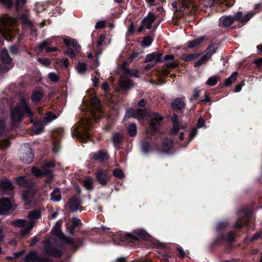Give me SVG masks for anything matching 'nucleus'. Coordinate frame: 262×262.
Returning <instances> with one entry per match:
<instances>
[{
	"label": "nucleus",
	"instance_id": "obj_1",
	"mask_svg": "<svg viewBox=\"0 0 262 262\" xmlns=\"http://www.w3.org/2000/svg\"><path fill=\"white\" fill-rule=\"evenodd\" d=\"M40 216V211L34 210L29 212L28 217L29 221L25 219H17L11 222V224L14 227L23 228L20 231V234L24 236L28 234L33 229L35 224V220L39 218Z\"/></svg>",
	"mask_w": 262,
	"mask_h": 262
},
{
	"label": "nucleus",
	"instance_id": "obj_2",
	"mask_svg": "<svg viewBox=\"0 0 262 262\" xmlns=\"http://www.w3.org/2000/svg\"><path fill=\"white\" fill-rule=\"evenodd\" d=\"M92 125V121L87 117L82 118L79 122V127L76 125L73 127L72 134L81 142L85 141L90 137V133L86 132Z\"/></svg>",
	"mask_w": 262,
	"mask_h": 262
},
{
	"label": "nucleus",
	"instance_id": "obj_3",
	"mask_svg": "<svg viewBox=\"0 0 262 262\" xmlns=\"http://www.w3.org/2000/svg\"><path fill=\"white\" fill-rule=\"evenodd\" d=\"M24 113L29 117H32L33 115V113L28 107L27 102L23 100L20 105H17L12 110L11 117L12 121L15 122L20 120L23 118Z\"/></svg>",
	"mask_w": 262,
	"mask_h": 262
},
{
	"label": "nucleus",
	"instance_id": "obj_4",
	"mask_svg": "<svg viewBox=\"0 0 262 262\" xmlns=\"http://www.w3.org/2000/svg\"><path fill=\"white\" fill-rule=\"evenodd\" d=\"M15 19L8 15L0 18V23L2 25L0 26V34L7 40L11 39L13 36L12 29L7 26L13 25Z\"/></svg>",
	"mask_w": 262,
	"mask_h": 262
},
{
	"label": "nucleus",
	"instance_id": "obj_5",
	"mask_svg": "<svg viewBox=\"0 0 262 262\" xmlns=\"http://www.w3.org/2000/svg\"><path fill=\"white\" fill-rule=\"evenodd\" d=\"M215 49L212 46H209L205 51L204 55L197 61L194 62L195 68H199L205 64L210 59L212 55L215 52Z\"/></svg>",
	"mask_w": 262,
	"mask_h": 262
},
{
	"label": "nucleus",
	"instance_id": "obj_6",
	"mask_svg": "<svg viewBox=\"0 0 262 262\" xmlns=\"http://www.w3.org/2000/svg\"><path fill=\"white\" fill-rule=\"evenodd\" d=\"M156 19V16L153 13L149 12L147 15L143 18L141 21V25L137 30L138 33L142 32L144 28L150 29L152 27V25Z\"/></svg>",
	"mask_w": 262,
	"mask_h": 262
},
{
	"label": "nucleus",
	"instance_id": "obj_7",
	"mask_svg": "<svg viewBox=\"0 0 262 262\" xmlns=\"http://www.w3.org/2000/svg\"><path fill=\"white\" fill-rule=\"evenodd\" d=\"M90 114L94 120H96L101 116V110L99 104V100L96 98H93L91 101Z\"/></svg>",
	"mask_w": 262,
	"mask_h": 262
},
{
	"label": "nucleus",
	"instance_id": "obj_8",
	"mask_svg": "<svg viewBox=\"0 0 262 262\" xmlns=\"http://www.w3.org/2000/svg\"><path fill=\"white\" fill-rule=\"evenodd\" d=\"M20 160L24 163H31L33 159V155L31 148L26 147L22 149L20 154Z\"/></svg>",
	"mask_w": 262,
	"mask_h": 262
},
{
	"label": "nucleus",
	"instance_id": "obj_9",
	"mask_svg": "<svg viewBox=\"0 0 262 262\" xmlns=\"http://www.w3.org/2000/svg\"><path fill=\"white\" fill-rule=\"evenodd\" d=\"M97 181L101 185L105 186L107 184L108 174L106 170L99 169L95 173Z\"/></svg>",
	"mask_w": 262,
	"mask_h": 262
},
{
	"label": "nucleus",
	"instance_id": "obj_10",
	"mask_svg": "<svg viewBox=\"0 0 262 262\" xmlns=\"http://www.w3.org/2000/svg\"><path fill=\"white\" fill-rule=\"evenodd\" d=\"M254 14L255 13L251 12L246 14H243L242 12L239 11L234 15L235 20L245 24L252 17Z\"/></svg>",
	"mask_w": 262,
	"mask_h": 262
},
{
	"label": "nucleus",
	"instance_id": "obj_11",
	"mask_svg": "<svg viewBox=\"0 0 262 262\" xmlns=\"http://www.w3.org/2000/svg\"><path fill=\"white\" fill-rule=\"evenodd\" d=\"M151 122L150 127L154 131H156L158 126H160L161 122L163 120V117L158 113H153L150 116Z\"/></svg>",
	"mask_w": 262,
	"mask_h": 262
},
{
	"label": "nucleus",
	"instance_id": "obj_12",
	"mask_svg": "<svg viewBox=\"0 0 262 262\" xmlns=\"http://www.w3.org/2000/svg\"><path fill=\"white\" fill-rule=\"evenodd\" d=\"M161 56L162 54L158 52H153L146 56L145 59V62H150L151 63H154V64L156 65V64L161 60Z\"/></svg>",
	"mask_w": 262,
	"mask_h": 262
},
{
	"label": "nucleus",
	"instance_id": "obj_13",
	"mask_svg": "<svg viewBox=\"0 0 262 262\" xmlns=\"http://www.w3.org/2000/svg\"><path fill=\"white\" fill-rule=\"evenodd\" d=\"M11 207L10 200L6 198L0 199V213L3 214L8 211Z\"/></svg>",
	"mask_w": 262,
	"mask_h": 262
},
{
	"label": "nucleus",
	"instance_id": "obj_14",
	"mask_svg": "<svg viewBox=\"0 0 262 262\" xmlns=\"http://www.w3.org/2000/svg\"><path fill=\"white\" fill-rule=\"evenodd\" d=\"M63 42L68 47H70L71 48L73 47L76 53L80 52V46L75 39L65 38L63 39Z\"/></svg>",
	"mask_w": 262,
	"mask_h": 262
},
{
	"label": "nucleus",
	"instance_id": "obj_15",
	"mask_svg": "<svg viewBox=\"0 0 262 262\" xmlns=\"http://www.w3.org/2000/svg\"><path fill=\"white\" fill-rule=\"evenodd\" d=\"M234 20V16H223L219 19V25L224 27H228L233 24Z\"/></svg>",
	"mask_w": 262,
	"mask_h": 262
},
{
	"label": "nucleus",
	"instance_id": "obj_16",
	"mask_svg": "<svg viewBox=\"0 0 262 262\" xmlns=\"http://www.w3.org/2000/svg\"><path fill=\"white\" fill-rule=\"evenodd\" d=\"M81 204V202L74 196L69 202V208L72 211H76L80 208Z\"/></svg>",
	"mask_w": 262,
	"mask_h": 262
},
{
	"label": "nucleus",
	"instance_id": "obj_17",
	"mask_svg": "<svg viewBox=\"0 0 262 262\" xmlns=\"http://www.w3.org/2000/svg\"><path fill=\"white\" fill-rule=\"evenodd\" d=\"M125 62H124L122 64V68L123 69V74L126 77L135 76L136 77H139V72L137 69L130 70L129 69L125 67Z\"/></svg>",
	"mask_w": 262,
	"mask_h": 262
},
{
	"label": "nucleus",
	"instance_id": "obj_18",
	"mask_svg": "<svg viewBox=\"0 0 262 262\" xmlns=\"http://www.w3.org/2000/svg\"><path fill=\"white\" fill-rule=\"evenodd\" d=\"M185 103L181 98H177L174 99L171 103V107L175 110L180 111L184 108Z\"/></svg>",
	"mask_w": 262,
	"mask_h": 262
},
{
	"label": "nucleus",
	"instance_id": "obj_19",
	"mask_svg": "<svg viewBox=\"0 0 262 262\" xmlns=\"http://www.w3.org/2000/svg\"><path fill=\"white\" fill-rule=\"evenodd\" d=\"M206 39L205 36L195 39L192 41H189L187 44V47L189 49H192L194 47H197L201 45L204 39Z\"/></svg>",
	"mask_w": 262,
	"mask_h": 262
},
{
	"label": "nucleus",
	"instance_id": "obj_20",
	"mask_svg": "<svg viewBox=\"0 0 262 262\" xmlns=\"http://www.w3.org/2000/svg\"><path fill=\"white\" fill-rule=\"evenodd\" d=\"M107 154L103 151H100L93 156V158L99 162H103L108 159Z\"/></svg>",
	"mask_w": 262,
	"mask_h": 262
},
{
	"label": "nucleus",
	"instance_id": "obj_21",
	"mask_svg": "<svg viewBox=\"0 0 262 262\" xmlns=\"http://www.w3.org/2000/svg\"><path fill=\"white\" fill-rule=\"evenodd\" d=\"M1 58L2 61L5 64H10L11 63L12 59L9 56L8 51L6 49H3L2 50Z\"/></svg>",
	"mask_w": 262,
	"mask_h": 262
},
{
	"label": "nucleus",
	"instance_id": "obj_22",
	"mask_svg": "<svg viewBox=\"0 0 262 262\" xmlns=\"http://www.w3.org/2000/svg\"><path fill=\"white\" fill-rule=\"evenodd\" d=\"M17 183L20 186L28 187L33 185L32 182L26 180L24 177H19L16 178Z\"/></svg>",
	"mask_w": 262,
	"mask_h": 262
},
{
	"label": "nucleus",
	"instance_id": "obj_23",
	"mask_svg": "<svg viewBox=\"0 0 262 262\" xmlns=\"http://www.w3.org/2000/svg\"><path fill=\"white\" fill-rule=\"evenodd\" d=\"M54 163L52 161L47 162L41 170V176H46L51 172V170L49 168H52L54 166Z\"/></svg>",
	"mask_w": 262,
	"mask_h": 262
},
{
	"label": "nucleus",
	"instance_id": "obj_24",
	"mask_svg": "<svg viewBox=\"0 0 262 262\" xmlns=\"http://www.w3.org/2000/svg\"><path fill=\"white\" fill-rule=\"evenodd\" d=\"M24 260L26 262H34L38 260L36 253L34 251H31L25 257Z\"/></svg>",
	"mask_w": 262,
	"mask_h": 262
},
{
	"label": "nucleus",
	"instance_id": "obj_25",
	"mask_svg": "<svg viewBox=\"0 0 262 262\" xmlns=\"http://www.w3.org/2000/svg\"><path fill=\"white\" fill-rule=\"evenodd\" d=\"M0 187L5 190H12L13 186L10 181L8 180H3L0 182Z\"/></svg>",
	"mask_w": 262,
	"mask_h": 262
},
{
	"label": "nucleus",
	"instance_id": "obj_26",
	"mask_svg": "<svg viewBox=\"0 0 262 262\" xmlns=\"http://www.w3.org/2000/svg\"><path fill=\"white\" fill-rule=\"evenodd\" d=\"M45 126L43 122H40L35 124V129L33 130V134L38 135L42 133L44 130Z\"/></svg>",
	"mask_w": 262,
	"mask_h": 262
},
{
	"label": "nucleus",
	"instance_id": "obj_27",
	"mask_svg": "<svg viewBox=\"0 0 262 262\" xmlns=\"http://www.w3.org/2000/svg\"><path fill=\"white\" fill-rule=\"evenodd\" d=\"M147 111L146 109L135 110V118L140 121L143 120L146 116Z\"/></svg>",
	"mask_w": 262,
	"mask_h": 262
},
{
	"label": "nucleus",
	"instance_id": "obj_28",
	"mask_svg": "<svg viewBox=\"0 0 262 262\" xmlns=\"http://www.w3.org/2000/svg\"><path fill=\"white\" fill-rule=\"evenodd\" d=\"M51 199L53 201H59L61 200V195L59 188H55L54 189L51 193Z\"/></svg>",
	"mask_w": 262,
	"mask_h": 262
},
{
	"label": "nucleus",
	"instance_id": "obj_29",
	"mask_svg": "<svg viewBox=\"0 0 262 262\" xmlns=\"http://www.w3.org/2000/svg\"><path fill=\"white\" fill-rule=\"evenodd\" d=\"M237 76V72H234L232 73L231 76L225 80L224 85L226 86L231 85L236 80Z\"/></svg>",
	"mask_w": 262,
	"mask_h": 262
},
{
	"label": "nucleus",
	"instance_id": "obj_30",
	"mask_svg": "<svg viewBox=\"0 0 262 262\" xmlns=\"http://www.w3.org/2000/svg\"><path fill=\"white\" fill-rule=\"evenodd\" d=\"M120 85L121 87L124 90H128L130 89L134 85L133 82L128 80L120 81Z\"/></svg>",
	"mask_w": 262,
	"mask_h": 262
},
{
	"label": "nucleus",
	"instance_id": "obj_31",
	"mask_svg": "<svg viewBox=\"0 0 262 262\" xmlns=\"http://www.w3.org/2000/svg\"><path fill=\"white\" fill-rule=\"evenodd\" d=\"M200 56V54L199 53L190 54L184 55L183 59L185 61H190L198 58Z\"/></svg>",
	"mask_w": 262,
	"mask_h": 262
},
{
	"label": "nucleus",
	"instance_id": "obj_32",
	"mask_svg": "<svg viewBox=\"0 0 262 262\" xmlns=\"http://www.w3.org/2000/svg\"><path fill=\"white\" fill-rule=\"evenodd\" d=\"M57 118V116L53 114L52 112H48L46 114V116L44 118L43 122H45L47 123H50L53 120L56 119Z\"/></svg>",
	"mask_w": 262,
	"mask_h": 262
},
{
	"label": "nucleus",
	"instance_id": "obj_33",
	"mask_svg": "<svg viewBox=\"0 0 262 262\" xmlns=\"http://www.w3.org/2000/svg\"><path fill=\"white\" fill-rule=\"evenodd\" d=\"M77 72L80 74H83L86 70V64L83 62H79L76 67Z\"/></svg>",
	"mask_w": 262,
	"mask_h": 262
},
{
	"label": "nucleus",
	"instance_id": "obj_34",
	"mask_svg": "<svg viewBox=\"0 0 262 262\" xmlns=\"http://www.w3.org/2000/svg\"><path fill=\"white\" fill-rule=\"evenodd\" d=\"M173 141L171 139H166L163 144V150L164 151H168L172 146Z\"/></svg>",
	"mask_w": 262,
	"mask_h": 262
},
{
	"label": "nucleus",
	"instance_id": "obj_35",
	"mask_svg": "<svg viewBox=\"0 0 262 262\" xmlns=\"http://www.w3.org/2000/svg\"><path fill=\"white\" fill-rule=\"evenodd\" d=\"M93 182L92 178L90 177L87 178L83 181V185L84 187L88 190H91L93 188Z\"/></svg>",
	"mask_w": 262,
	"mask_h": 262
},
{
	"label": "nucleus",
	"instance_id": "obj_36",
	"mask_svg": "<svg viewBox=\"0 0 262 262\" xmlns=\"http://www.w3.org/2000/svg\"><path fill=\"white\" fill-rule=\"evenodd\" d=\"M60 227L61 223L59 222H58L56 223L53 230V233L58 236H60L62 235Z\"/></svg>",
	"mask_w": 262,
	"mask_h": 262
},
{
	"label": "nucleus",
	"instance_id": "obj_37",
	"mask_svg": "<svg viewBox=\"0 0 262 262\" xmlns=\"http://www.w3.org/2000/svg\"><path fill=\"white\" fill-rule=\"evenodd\" d=\"M248 221L247 215L244 216L242 219H237L235 222V225L236 227L241 228L242 226L246 225Z\"/></svg>",
	"mask_w": 262,
	"mask_h": 262
},
{
	"label": "nucleus",
	"instance_id": "obj_38",
	"mask_svg": "<svg viewBox=\"0 0 262 262\" xmlns=\"http://www.w3.org/2000/svg\"><path fill=\"white\" fill-rule=\"evenodd\" d=\"M130 117L135 118V110L128 108L126 110L124 120H127Z\"/></svg>",
	"mask_w": 262,
	"mask_h": 262
},
{
	"label": "nucleus",
	"instance_id": "obj_39",
	"mask_svg": "<svg viewBox=\"0 0 262 262\" xmlns=\"http://www.w3.org/2000/svg\"><path fill=\"white\" fill-rule=\"evenodd\" d=\"M219 77L218 76H211L206 81V84L210 86H213L216 84Z\"/></svg>",
	"mask_w": 262,
	"mask_h": 262
},
{
	"label": "nucleus",
	"instance_id": "obj_40",
	"mask_svg": "<svg viewBox=\"0 0 262 262\" xmlns=\"http://www.w3.org/2000/svg\"><path fill=\"white\" fill-rule=\"evenodd\" d=\"M42 97V94L41 93L38 91L35 92L33 93L32 96V100L34 102L39 101Z\"/></svg>",
	"mask_w": 262,
	"mask_h": 262
},
{
	"label": "nucleus",
	"instance_id": "obj_41",
	"mask_svg": "<svg viewBox=\"0 0 262 262\" xmlns=\"http://www.w3.org/2000/svg\"><path fill=\"white\" fill-rule=\"evenodd\" d=\"M128 132L130 136H134L137 133V126L135 124H131L128 129Z\"/></svg>",
	"mask_w": 262,
	"mask_h": 262
},
{
	"label": "nucleus",
	"instance_id": "obj_42",
	"mask_svg": "<svg viewBox=\"0 0 262 262\" xmlns=\"http://www.w3.org/2000/svg\"><path fill=\"white\" fill-rule=\"evenodd\" d=\"M48 77L50 81L53 82H57L59 79L58 75L55 73H50L48 75Z\"/></svg>",
	"mask_w": 262,
	"mask_h": 262
},
{
	"label": "nucleus",
	"instance_id": "obj_43",
	"mask_svg": "<svg viewBox=\"0 0 262 262\" xmlns=\"http://www.w3.org/2000/svg\"><path fill=\"white\" fill-rule=\"evenodd\" d=\"M45 251L47 253L50 255L54 256H58L60 255V253L58 251L54 250H50L48 247H46L45 249Z\"/></svg>",
	"mask_w": 262,
	"mask_h": 262
},
{
	"label": "nucleus",
	"instance_id": "obj_44",
	"mask_svg": "<svg viewBox=\"0 0 262 262\" xmlns=\"http://www.w3.org/2000/svg\"><path fill=\"white\" fill-rule=\"evenodd\" d=\"M112 140L114 144H119L121 142V136L119 134H115Z\"/></svg>",
	"mask_w": 262,
	"mask_h": 262
},
{
	"label": "nucleus",
	"instance_id": "obj_45",
	"mask_svg": "<svg viewBox=\"0 0 262 262\" xmlns=\"http://www.w3.org/2000/svg\"><path fill=\"white\" fill-rule=\"evenodd\" d=\"M152 39L150 36L145 37L142 41V43L144 46H149L152 42Z\"/></svg>",
	"mask_w": 262,
	"mask_h": 262
},
{
	"label": "nucleus",
	"instance_id": "obj_46",
	"mask_svg": "<svg viewBox=\"0 0 262 262\" xmlns=\"http://www.w3.org/2000/svg\"><path fill=\"white\" fill-rule=\"evenodd\" d=\"M71 222L73 228H76L81 224L80 220L76 217L72 218Z\"/></svg>",
	"mask_w": 262,
	"mask_h": 262
},
{
	"label": "nucleus",
	"instance_id": "obj_47",
	"mask_svg": "<svg viewBox=\"0 0 262 262\" xmlns=\"http://www.w3.org/2000/svg\"><path fill=\"white\" fill-rule=\"evenodd\" d=\"M21 20L23 24L29 25L30 26L32 25L31 21L29 20V18L26 15H23L21 16Z\"/></svg>",
	"mask_w": 262,
	"mask_h": 262
},
{
	"label": "nucleus",
	"instance_id": "obj_48",
	"mask_svg": "<svg viewBox=\"0 0 262 262\" xmlns=\"http://www.w3.org/2000/svg\"><path fill=\"white\" fill-rule=\"evenodd\" d=\"M10 144L9 141L7 139L0 141V147L3 149L6 148Z\"/></svg>",
	"mask_w": 262,
	"mask_h": 262
},
{
	"label": "nucleus",
	"instance_id": "obj_49",
	"mask_svg": "<svg viewBox=\"0 0 262 262\" xmlns=\"http://www.w3.org/2000/svg\"><path fill=\"white\" fill-rule=\"evenodd\" d=\"M32 173L37 177H42L41 176V170L38 169L37 167H33L32 168Z\"/></svg>",
	"mask_w": 262,
	"mask_h": 262
},
{
	"label": "nucleus",
	"instance_id": "obj_50",
	"mask_svg": "<svg viewBox=\"0 0 262 262\" xmlns=\"http://www.w3.org/2000/svg\"><path fill=\"white\" fill-rule=\"evenodd\" d=\"M50 44V41L49 40H45L39 44V48L41 50L46 49L48 46Z\"/></svg>",
	"mask_w": 262,
	"mask_h": 262
},
{
	"label": "nucleus",
	"instance_id": "obj_51",
	"mask_svg": "<svg viewBox=\"0 0 262 262\" xmlns=\"http://www.w3.org/2000/svg\"><path fill=\"white\" fill-rule=\"evenodd\" d=\"M38 61L43 66H48L50 64V61L46 58H38Z\"/></svg>",
	"mask_w": 262,
	"mask_h": 262
},
{
	"label": "nucleus",
	"instance_id": "obj_52",
	"mask_svg": "<svg viewBox=\"0 0 262 262\" xmlns=\"http://www.w3.org/2000/svg\"><path fill=\"white\" fill-rule=\"evenodd\" d=\"M76 52L74 51L71 48L68 47L66 51V54L71 58H74Z\"/></svg>",
	"mask_w": 262,
	"mask_h": 262
},
{
	"label": "nucleus",
	"instance_id": "obj_53",
	"mask_svg": "<svg viewBox=\"0 0 262 262\" xmlns=\"http://www.w3.org/2000/svg\"><path fill=\"white\" fill-rule=\"evenodd\" d=\"M113 173L115 176H116L118 178H121L123 177V176H124L122 171L120 169L114 170L113 171Z\"/></svg>",
	"mask_w": 262,
	"mask_h": 262
},
{
	"label": "nucleus",
	"instance_id": "obj_54",
	"mask_svg": "<svg viewBox=\"0 0 262 262\" xmlns=\"http://www.w3.org/2000/svg\"><path fill=\"white\" fill-rule=\"evenodd\" d=\"M0 3H2L8 8H10L13 3V0H0Z\"/></svg>",
	"mask_w": 262,
	"mask_h": 262
},
{
	"label": "nucleus",
	"instance_id": "obj_55",
	"mask_svg": "<svg viewBox=\"0 0 262 262\" xmlns=\"http://www.w3.org/2000/svg\"><path fill=\"white\" fill-rule=\"evenodd\" d=\"M180 129V126L179 123H174L173 124L172 129L171 130V133L173 134H176L177 133L179 132Z\"/></svg>",
	"mask_w": 262,
	"mask_h": 262
},
{
	"label": "nucleus",
	"instance_id": "obj_56",
	"mask_svg": "<svg viewBox=\"0 0 262 262\" xmlns=\"http://www.w3.org/2000/svg\"><path fill=\"white\" fill-rule=\"evenodd\" d=\"M126 238L127 240H129L131 242H132L133 241H137L138 239L137 236L132 235L129 233L126 234Z\"/></svg>",
	"mask_w": 262,
	"mask_h": 262
},
{
	"label": "nucleus",
	"instance_id": "obj_57",
	"mask_svg": "<svg viewBox=\"0 0 262 262\" xmlns=\"http://www.w3.org/2000/svg\"><path fill=\"white\" fill-rule=\"evenodd\" d=\"M5 123L3 121H0V137L5 132Z\"/></svg>",
	"mask_w": 262,
	"mask_h": 262
},
{
	"label": "nucleus",
	"instance_id": "obj_58",
	"mask_svg": "<svg viewBox=\"0 0 262 262\" xmlns=\"http://www.w3.org/2000/svg\"><path fill=\"white\" fill-rule=\"evenodd\" d=\"M166 68H173L177 67L179 63L176 62H167L166 64Z\"/></svg>",
	"mask_w": 262,
	"mask_h": 262
},
{
	"label": "nucleus",
	"instance_id": "obj_59",
	"mask_svg": "<svg viewBox=\"0 0 262 262\" xmlns=\"http://www.w3.org/2000/svg\"><path fill=\"white\" fill-rule=\"evenodd\" d=\"M10 51L12 54L15 55L18 53V48L15 46H12L10 47Z\"/></svg>",
	"mask_w": 262,
	"mask_h": 262
},
{
	"label": "nucleus",
	"instance_id": "obj_60",
	"mask_svg": "<svg viewBox=\"0 0 262 262\" xmlns=\"http://www.w3.org/2000/svg\"><path fill=\"white\" fill-rule=\"evenodd\" d=\"M105 24L104 21H99L96 23L95 28L97 29L102 28L105 26Z\"/></svg>",
	"mask_w": 262,
	"mask_h": 262
},
{
	"label": "nucleus",
	"instance_id": "obj_61",
	"mask_svg": "<svg viewBox=\"0 0 262 262\" xmlns=\"http://www.w3.org/2000/svg\"><path fill=\"white\" fill-rule=\"evenodd\" d=\"M205 124V120L200 118L198 120L197 127L198 128L202 127Z\"/></svg>",
	"mask_w": 262,
	"mask_h": 262
},
{
	"label": "nucleus",
	"instance_id": "obj_62",
	"mask_svg": "<svg viewBox=\"0 0 262 262\" xmlns=\"http://www.w3.org/2000/svg\"><path fill=\"white\" fill-rule=\"evenodd\" d=\"M235 233L233 232H230L229 233L228 235V236L227 237V239L229 241V242H231L232 241H233L235 237Z\"/></svg>",
	"mask_w": 262,
	"mask_h": 262
},
{
	"label": "nucleus",
	"instance_id": "obj_63",
	"mask_svg": "<svg viewBox=\"0 0 262 262\" xmlns=\"http://www.w3.org/2000/svg\"><path fill=\"white\" fill-rule=\"evenodd\" d=\"M200 96V92L196 89H194L193 91L192 98L197 99Z\"/></svg>",
	"mask_w": 262,
	"mask_h": 262
},
{
	"label": "nucleus",
	"instance_id": "obj_64",
	"mask_svg": "<svg viewBox=\"0 0 262 262\" xmlns=\"http://www.w3.org/2000/svg\"><path fill=\"white\" fill-rule=\"evenodd\" d=\"M105 35L103 34L100 35V36L99 37V39L97 42V45L98 46H100L102 44V43L105 40Z\"/></svg>",
	"mask_w": 262,
	"mask_h": 262
}]
</instances>
